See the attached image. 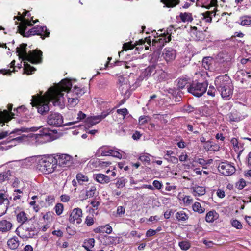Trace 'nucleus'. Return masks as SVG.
Wrapping results in <instances>:
<instances>
[{
  "mask_svg": "<svg viewBox=\"0 0 251 251\" xmlns=\"http://www.w3.org/2000/svg\"><path fill=\"white\" fill-rule=\"evenodd\" d=\"M71 86L70 82L62 80L55 87L49 88L45 96H33L31 104L33 106H37L38 112L42 115L49 111V101L52 102L54 106H59L62 108L64 106V98L61 91H66Z\"/></svg>",
  "mask_w": 251,
  "mask_h": 251,
  "instance_id": "obj_1",
  "label": "nucleus"
},
{
  "mask_svg": "<svg viewBox=\"0 0 251 251\" xmlns=\"http://www.w3.org/2000/svg\"><path fill=\"white\" fill-rule=\"evenodd\" d=\"M26 44H22L20 47L16 48L17 52L20 58L23 60H27L32 64H37L42 62V52L38 50H33L27 52L26 50Z\"/></svg>",
  "mask_w": 251,
  "mask_h": 251,
  "instance_id": "obj_2",
  "label": "nucleus"
},
{
  "mask_svg": "<svg viewBox=\"0 0 251 251\" xmlns=\"http://www.w3.org/2000/svg\"><path fill=\"white\" fill-rule=\"evenodd\" d=\"M36 167L43 173L49 174L56 169V161L52 155L44 156L38 159Z\"/></svg>",
  "mask_w": 251,
  "mask_h": 251,
  "instance_id": "obj_3",
  "label": "nucleus"
},
{
  "mask_svg": "<svg viewBox=\"0 0 251 251\" xmlns=\"http://www.w3.org/2000/svg\"><path fill=\"white\" fill-rule=\"evenodd\" d=\"M28 13L29 11L25 10V12L23 14L22 17L15 16L14 18V19H17L18 20L21 21V24L18 26V30L24 37H29L31 35H37V27H34L30 29L28 31L25 32L27 26H31L33 25L31 21L25 18Z\"/></svg>",
  "mask_w": 251,
  "mask_h": 251,
  "instance_id": "obj_4",
  "label": "nucleus"
},
{
  "mask_svg": "<svg viewBox=\"0 0 251 251\" xmlns=\"http://www.w3.org/2000/svg\"><path fill=\"white\" fill-rule=\"evenodd\" d=\"M207 86L208 83L206 82H193L189 86H187V91L194 96L200 97L206 92Z\"/></svg>",
  "mask_w": 251,
  "mask_h": 251,
  "instance_id": "obj_5",
  "label": "nucleus"
},
{
  "mask_svg": "<svg viewBox=\"0 0 251 251\" xmlns=\"http://www.w3.org/2000/svg\"><path fill=\"white\" fill-rule=\"evenodd\" d=\"M40 134L34 135V137L40 143H44L51 140V137L53 135L54 131L47 128H43L40 131Z\"/></svg>",
  "mask_w": 251,
  "mask_h": 251,
  "instance_id": "obj_6",
  "label": "nucleus"
},
{
  "mask_svg": "<svg viewBox=\"0 0 251 251\" xmlns=\"http://www.w3.org/2000/svg\"><path fill=\"white\" fill-rule=\"evenodd\" d=\"M54 157L56 161V167L57 165L62 167H69L73 162L72 156L68 154H57Z\"/></svg>",
  "mask_w": 251,
  "mask_h": 251,
  "instance_id": "obj_7",
  "label": "nucleus"
},
{
  "mask_svg": "<svg viewBox=\"0 0 251 251\" xmlns=\"http://www.w3.org/2000/svg\"><path fill=\"white\" fill-rule=\"evenodd\" d=\"M218 169L219 171L224 176H230L235 172L234 166L227 161L220 163Z\"/></svg>",
  "mask_w": 251,
  "mask_h": 251,
  "instance_id": "obj_8",
  "label": "nucleus"
},
{
  "mask_svg": "<svg viewBox=\"0 0 251 251\" xmlns=\"http://www.w3.org/2000/svg\"><path fill=\"white\" fill-rule=\"evenodd\" d=\"M62 116L58 113H51L47 119V123L49 125L54 126H61L63 124Z\"/></svg>",
  "mask_w": 251,
  "mask_h": 251,
  "instance_id": "obj_9",
  "label": "nucleus"
},
{
  "mask_svg": "<svg viewBox=\"0 0 251 251\" xmlns=\"http://www.w3.org/2000/svg\"><path fill=\"white\" fill-rule=\"evenodd\" d=\"M215 83L217 90H222L228 86H232L229 77L226 75L219 76L216 77Z\"/></svg>",
  "mask_w": 251,
  "mask_h": 251,
  "instance_id": "obj_10",
  "label": "nucleus"
},
{
  "mask_svg": "<svg viewBox=\"0 0 251 251\" xmlns=\"http://www.w3.org/2000/svg\"><path fill=\"white\" fill-rule=\"evenodd\" d=\"M155 67L154 66H149L146 68L141 73L140 76L137 79L136 82L135 83L133 86L136 88L139 86V83L141 82L144 79H147L149 77L151 76L152 74H154Z\"/></svg>",
  "mask_w": 251,
  "mask_h": 251,
  "instance_id": "obj_11",
  "label": "nucleus"
},
{
  "mask_svg": "<svg viewBox=\"0 0 251 251\" xmlns=\"http://www.w3.org/2000/svg\"><path fill=\"white\" fill-rule=\"evenodd\" d=\"M82 211L80 208H74L70 214L69 221L73 224H79L82 222Z\"/></svg>",
  "mask_w": 251,
  "mask_h": 251,
  "instance_id": "obj_12",
  "label": "nucleus"
},
{
  "mask_svg": "<svg viewBox=\"0 0 251 251\" xmlns=\"http://www.w3.org/2000/svg\"><path fill=\"white\" fill-rule=\"evenodd\" d=\"M171 40V35L168 33H164L162 34L161 38L153 39L152 41V46H154L157 49H160L164 46V43H168Z\"/></svg>",
  "mask_w": 251,
  "mask_h": 251,
  "instance_id": "obj_13",
  "label": "nucleus"
},
{
  "mask_svg": "<svg viewBox=\"0 0 251 251\" xmlns=\"http://www.w3.org/2000/svg\"><path fill=\"white\" fill-rule=\"evenodd\" d=\"M110 111H104L100 115L97 116H91L87 119V122L89 126H92L101 121L102 119L108 116Z\"/></svg>",
  "mask_w": 251,
  "mask_h": 251,
  "instance_id": "obj_14",
  "label": "nucleus"
},
{
  "mask_svg": "<svg viewBox=\"0 0 251 251\" xmlns=\"http://www.w3.org/2000/svg\"><path fill=\"white\" fill-rule=\"evenodd\" d=\"M176 51L171 48H165L163 52L164 58L167 62H171L174 60L176 56Z\"/></svg>",
  "mask_w": 251,
  "mask_h": 251,
  "instance_id": "obj_15",
  "label": "nucleus"
},
{
  "mask_svg": "<svg viewBox=\"0 0 251 251\" xmlns=\"http://www.w3.org/2000/svg\"><path fill=\"white\" fill-rule=\"evenodd\" d=\"M12 106L13 105L12 104H8L7 106L8 110H4L3 112L0 113V118L1 120L7 122L13 118L14 114L11 112Z\"/></svg>",
  "mask_w": 251,
  "mask_h": 251,
  "instance_id": "obj_16",
  "label": "nucleus"
},
{
  "mask_svg": "<svg viewBox=\"0 0 251 251\" xmlns=\"http://www.w3.org/2000/svg\"><path fill=\"white\" fill-rule=\"evenodd\" d=\"M128 80L127 77H124L120 75L117 77V85L119 89L123 91L124 90H127L129 88Z\"/></svg>",
  "mask_w": 251,
  "mask_h": 251,
  "instance_id": "obj_17",
  "label": "nucleus"
},
{
  "mask_svg": "<svg viewBox=\"0 0 251 251\" xmlns=\"http://www.w3.org/2000/svg\"><path fill=\"white\" fill-rule=\"evenodd\" d=\"M216 59L221 63L228 62L232 59V56L227 52L222 51L217 54Z\"/></svg>",
  "mask_w": 251,
  "mask_h": 251,
  "instance_id": "obj_18",
  "label": "nucleus"
},
{
  "mask_svg": "<svg viewBox=\"0 0 251 251\" xmlns=\"http://www.w3.org/2000/svg\"><path fill=\"white\" fill-rule=\"evenodd\" d=\"M112 231L111 226L109 225H106L103 226H100L94 229V232L96 233L103 234L106 233L110 234Z\"/></svg>",
  "mask_w": 251,
  "mask_h": 251,
  "instance_id": "obj_19",
  "label": "nucleus"
},
{
  "mask_svg": "<svg viewBox=\"0 0 251 251\" xmlns=\"http://www.w3.org/2000/svg\"><path fill=\"white\" fill-rule=\"evenodd\" d=\"M12 227V224L6 220H2L0 221V231L2 232H5L9 231Z\"/></svg>",
  "mask_w": 251,
  "mask_h": 251,
  "instance_id": "obj_20",
  "label": "nucleus"
},
{
  "mask_svg": "<svg viewBox=\"0 0 251 251\" xmlns=\"http://www.w3.org/2000/svg\"><path fill=\"white\" fill-rule=\"evenodd\" d=\"M97 182L101 183H108L110 181V178L107 176L102 174H97L94 175Z\"/></svg>",
  "mask_w": 251,
  "mask_h": 251,
  "instance_id": "obj_21",
  "label": "nucleus"
},
{
  "mask_svg": "<svg viewBox=\"0 0 251 251\" xmlns=\"http://www.w3.org/2000/svg\"><path fill=\"white\" fill-rule=\"evenodd\" d=\"M16 219L17 221L22 225L27 221L28 218L27 215L24 211H22L16 213Z\"/></svg>",
  "mask_w": 251,
  "mask_h": 251,
  "instance_id": "obj_22",
  "label": "nucleus"
},
{
  "mask_svg": "<svg viewBox=\"0 0 251 251\" xmlns=\"http://www.w3.org/2000/svg\"><path fill=\"white\" fill-rule=\"evenodd\" d=\"M13 136H11L9 137V138L13 137ZM26 138V136L25 135H22L21 136H19L17 137H14L11 139H9L8 141V143L10 144L9 146H15L17 144L21 143L23 142L24 140H25Z\"/></svg>",
  "mask_w": 251,
  "mask_h": 251,
  "instance_id": "obj_23",
  "label": "nucleus"
},
{
  "mask_svg": "<svg viewBox=\"0 0 251 251\" xmlns=\"http://www.w3.org/2000/svg\"><path fill=\"white\" fill-rule=\"evenodd\" d=\"M218 91L220 92L222 97L226 100L228 99L232 94L231 86H228Z\"/></svg>",
  "mask_w": 251,
  "mask_h": 251,
  "instance_id": "obj_24",
  "label": "nucleus"
},
{
  "mask_svg": "<svg viewBox=\"0 0 251 251\" xmlns=\"http://www.w3.org/2000/svg\"><path fill=\"white\" fill-rule=\"evenodd\" d=\"M218 214L214 210L208 212L205 216V220L207 222H213L218 218Z\"/></svg>",
  "mask_w": 251,
  "mask_h": 251,
  "instance_id": "obj_25",
  "label": "nucleus"
},
{
  "mask_svg": "<svg viewBox=\"0 0 251 251\" xmlns=\"http://www.w3.org/2000/svg\"><path fill=\"white\" fill-rule=\"evenodd\" d=\"M37 35H40L42 39L48 37L50 35V32L48 31L46 26H37Z\"/></svg>",
  "mask_w": 251,
  "mask_h": 251,
  "instance_id": "obj_26",
  "label": "nucleus"
},
{
  "mask_svg": "<svg viewBox=\"0 0 251 251\" xmlns=\"http://www.w3.org/2000/svg\"><path fill=\"white\" fill-rule=\"evenodd\" d=\"M7 245L11 249H15L19 246V242L16 236H13L8 240Z\"/></svg>",
  "mask_w": 251,
  "mask_h": 251,
  "instance_id": "obj_27",
  "label": "nucleus"
},
{
  "mask_svg": "<svg viewBox=\"0 0 251 251\" xmlns=\"http://www.w3.org/2000/svg\"><path fill=\"white\" fill-rule=\"evenodd\" d=\"M239 23L242 26H251V16L246 15L241 17Z\"/></svg>",
  "mask_w": 251,
  "mask_h": 251,
  "instance_id": "obj_28",
  "label": "nucleus"
},
{
  "mask_svg": "<svg viewBox=\"0 0 251 251\" xmlns=\"http://www.w3.org/2000/svg\"><path fill=\"white\" fill-rule=\"evenodd\" d=\"M68 98V106L70 108H74L79 102V99L76 97H71L70 95H67Z\"/></svg>",
  "mask_w": 251,
  "mask_h": 251,
  "instance_id": "obj_29",
  "label": "nucleus"
},
{
  "mask_svg": "<svg viewBox=\"0 0 251 251\" xmlns=\"http://www.w3.org/2000/svg\"><path fill=\"white\" fill-rule=\"evenodd\" d=\"M160 1L168 7H174L179 2V0H160Z\"/></svg>",
  "mask_w": 251,
  "mask_h": 251,
  "instance_id": "obj_30",
  "label": "nucleus"
},
{
  "mask_svg": "<svg viewBox=\"0 0 251 251\" xmlns=\"http://www.w3.org/2000/svg\"><path fill=\"white\" fill-rule=\"evenodd\" d=\"M179 16L183 22H191L193 20L192 14L190 13H181Z\"/></svg>",
  "mask_w": 251,
  "mask_h": 251,
  "instance_id": "obj_31",
  "label": "nucleus"
},
{
  "mask_svg": "<svg viewBox=\"0 0 251 251\" xmlns=\"http://www.w3.org/2000/svg\"><path fill=\"white\" fill-rule=\"evenodd\" d=\"M113 150L109 149L107 147H101L99 150V152L100 153L101 156H111Z\"/></svg>",
  "mask_w": 251,
  "mask_h": 251,
  "instance_id": "obj_32",
  "label": "nucleus"
},
{
  "mask_svg": "<svg viewBox=\"0 0 251 251\" xmlns=\"http://www.w3.org/2000/svg\"><path fill=\"white\" fill-rule=\"evenodd\" d=\"M178 87L183 89L188 83V79L185 77H181L177 79Z\"/></svg>",
  "mask_w": 251,
  "mask_h": 251,
  "instance_id": "obj_33",
  "label": "nucleus"
},
{
  "mask_svg": "<svg viewBox=\"0 0 251 251\" xmlns=\"http://www.w3.org/2000/svg\"><path fill=\"white\" fill-rule=\"evenodd\" d=\"M11 171L7 170L0 173V181L3 182L8 180L11 176Z\"/></svg>",
  "mask_w": 251,
  "mask_h": 251,
  "instance_id": "obj_34",
  "label": "nucleus"
},
{
  "mask_svg": "<svg viewBox=\"0 0 251 251\" xmlns=\"http://www.w3.org/2000/svg\"><path fill=\"white\" fill-rule=\"evenodd\" d=\"M76 178L78 182L80 184H82L84 182H88L89 180L88 176L82 173H78L76 175Z\"/></svg>",
  "mask_w": 251,
  "mask_h": 251,
  "instance_id": "obj_35",
  "label": "nucleus"
},
{
  "mask_svg": "<svg viewBox=\"0 0 251 251\" xmlns=\"http://www.w3.org/2000/svg\"><path fill=\"white\" fill-rule=\"evenodd\" d=\"M95 245V240L93 238H90L85 240L82 247L85 249L92 248Z\"/></svg>",
  "mask_w": 251,
  "mask_h": 251,
  "instance_id": "obj_36",
  "label": "nucleus"
},
{
  "mask_svg": "<svg viewBox=\"0 0 251 251\" xmlns=\"http://www.w3.org/2000/svg\"><path fill=\"white\" fill-rule=\"evenodd\" d=\"M127 182V179L124 177H121L117 179L115 184L118 188H122L125 187Z\"/></svg>",
  "mask_w": 251,
  "mask_h": 251,
  "instance_id": "obj_37",
  "label": "nucleus"
},
{
  "mask_svg": "<svg viewBox=\"0 0 251 251\" xmlns=\"http://www.w3.org/2000/svg\"><path fill=\"white\" fill-rule=\"evenodd\" d=\"M176 218L179 221H185L188 218V216L185 212L180 211L176 213Z\"/></svg>",
  "mask_w": 251,
  "mask_h": 251,
  "instance_id": "obj_38",
  "label": "nucleus"
},
{
  "mask_svg": "<svg viewBox=\"0 0 251 251\" xmlns=\"http://www.w3.org/2000/svg\"><path fill=\"white\" fill-rule=\"evenodd\" d=\"M178 245L181 250L185 251L188 250L191 247L190 242L186 240L179 242Z\"/></svg>",
  "mask_w": 251,
  "mask_h": 251,
  "instance_id": "obj_39",
  "label": "nucleus"
},
{
  "mask_svg": "<svg viewBox=\"0 0 251 251\" xmlns=\"http://www.w3.org/2000/svg\"><path fill=\"white\" fill-rule=\"evenodd\" d=\"M193 209L195 212H198L199 213H202L204 212V208L202 207L199 202H195L193 205Z\"/></svg>",
  "mask_w": 251,
  "mask_h": 251,
  "instance_id": "obj_40",
  "label": "nucleus"
},
{
  "mask_svg": "<svg viewBox=\"0 0 251 251\" xmlns=\"http://www.w3.org/2000/svg\"><path fill=\"white\" fill-rule=\"evenodd\" d=\"M55 212L57 215H61L64 209L63 205L62 203H57L54 207Z\"/></svg>",
  "mask_w": 251,
  "mask_h": 251,
  "instance_id": "obj_41",
  "label": "nucleus"
},
{
  "mask_svg": "<svg viewBox=\"0 0 251 251\" xmlns=\"http://www.w3.org/2000/svg\"><path fill=\"white\" fill-rule=\"evenodd\" d=\"M194 192L196 193V195L201 196L205 194V189L203 187L198 186L195 187Z\"/></svg>",
  "mask_w": 251,
  "mask_h": 251,
  "instance_id": "obj_42",
  "label": "nucleus"
},
{
  "mask_svg": "<svg viewBox=\"0 0 251 251\" xmlns=\"http://www.w3.org/2000/svg\"><path fill=\"white\" fill-rule=\"evenodd\" d=\"M28 131V129L25 127H21V128H17L14 129L9 134H16L18 135H20L22 132H26Z\"/></svg>",
  "mask_w": 251,
  "mask_h": 251,
  "instance_id": "obj_43",
  "label": "nucleus"
},
{
  "mask_svg": "<svg viewBox=\"0 0 251 251\" xmlns=\"http://www.w3.org/2000/svg\"><path fill=\"white\" fill-rule=\"evenodd\" d=\"M96 191V188L95 186H91L89 190H87L86 193V195L87 197L91 198L94 196Z\"/></svg>",
  "mask_w": 251,
  "mask_h": 251,
  "instance_id": "obj_44",
  "label": "nucleus"
},
{
  "mask_svg": "<svg viewBox=\"0 0 251 251\" xmlns=\"http://www.w3.org/2000/svg\"><path fill=\"white\" fill-rule=\"evenodd\" d=\"M73 91H74V93H75V95H77L79 97L81 96L83 94H84L85 93L84 89H81L77 86H75L74 87Z\"/></svg>",
  "mask_w": 251,
  "mask_h": 251,
  "instance_id": "obj_45",
  "label": "nucleus"
},
{
  "mask_svg": "<svg viewBox=\"0 0 251 251\" xmlns=\"http://www.w3.org/2000/svg\"><path fill=\"white\" fill-rule=\"evenodd\" d=\"M35 70V69L34 67H31L30 65L25 64V71L27 74H31L34 72Z\"/></svg>",
  "mask_w": 251,
  "mask_h": 251,
  "instance_id": "obj_46",
  "label": "nucleus"
},
{
  "mask_svg": "<svg viewBox=\"0 0 251 251\" xmlns=\"http://www.w3.org/2000/svg\"><path fill=\"white\" fill-rule=\"evenodd\" d=\"M117 113L123 116V119H124L126 115L128 113V110L126 108H122L117 110Z\"/></svg>",
  "mask_w": 251,
  "mask_h": 251,
  "instance_id": "obj_47",
  "label": "nucleus"
},
{
  "mask_svg": "<svg viewBox=\"0 0 251 251\" xmlns=\"http://www.w3.org/2000/svg\"><path fill=\"white\" fill-rule=\"evenodd\" d=\"M113 236H101L102 240L104 241L105 245H110L113 243Z\"/></svg>",
  "mask_w": 251,
  "mask_h": 251,
  "instance_id": "obj_48",
  "label": "nucleus"
},
{
  "mask_svg": "<svg viewBox=\"0 0 251 251\" xmlns=\"http://www.w3.org/2000/svg\"><path fill=\"white\" fill-rule=\"evenodd\" d=\"M146 42L147 43V44L148 45L151 46V39H150V37L145 38V39L144 40H143V39L139 40L137 42L136 45H143Z\"/></svg>",
  "mask_w": 251,
  "mask_h": 251,
  "instance_id": "obj_49",
  "label": "nucleus"
},
{
  "mask_svg": "<svg viewBox=\"0 0 251 251\" xmlns=\"http://www.w3.org/2000/svg\"><path fill=\"white\" fill-rule=\"evenodd\" d=\"M231 224L232 226L237 229H241L242 227V225L238 220H234L232 221Z\"/></svg>",
  "mask_w": 251,
  "mask_h": 251,
  "instance_id": "obj_50",
  "label": "nucleus"
},
{
  "mask_svg": "<svg viewBox=\"0 0 251 251\" xmlns=\"http://www.w3.org/2000/svg\"><path fill=\"white\" fill-rule=\"evenodd\" d=\"M203 243L205 245L207 248H211L213 247L214 245H219L220 244L215 243L212 241H207L206 239L203 240Z\"/></svg>",
  "mask_w": 251,
  "mask_h": 251,
  "instance_id": "obj_51",
  "label": "nucleus"
},
{
  "mask_svg": "<svg viewBox=\"0 0 251 251\" xmlns=\"http://www.w3.org/2000/svg\"><path fill=\"white\" fill-rule=\"evenodd\" d=\"M134 48V46L130 42L124 43L123 46V48L125 50H132Z\"/></svg>",
  "mask_w": 251,
  "mask_h": 251,
  "instance_id": "obj_52",
  "label": "nucleus"
},
{
  "mask_svg": "<svg viewBox=\"0 0 251 251\" xmlns=\"http://www.w3.org/2000/svg\"><path fill=\"white\" fill-rule=\"evenodd\" d=\"M139 160L143 162L149 163L150 162V158L148 155H141L139 158Z\"/></svg>",
  "mask_w": 251,
  "mask_h": 251,
  "instance_id": "obj_53",
  "label": "nucleus"
},
{
  "mask_svg": "<svg viewBox=\"0 0 251 251\" xmlns=\"http://www.w3.org/2000/svg\"><path fill=\"white\" fill-rule=\"evenodd\" d=\"M203 18L207 22H211L212 21V17L210 16V13L209 12H206L202 14Z\"/></svg>",
  "mask_w": 251,
  "mask_h": 251,
  "instance_id": "obj_54",
  "label": "nucleus"
},
{
  "mask_svg": "<svg viewBox=\"0 0 251 251\" xmlns=\"http://www.w3.org/2000/svg\"><path fill=\"white\" fill-rule=\"evenodd\" d=\"M164 158L169 162H171L173 163L176 164L178 163V160L177 157L175 156H170L169 158L164 157Z\"/></svg>",
  "mask_w": 251,
  "mask_h": 251,
  "instance_id": "obj_55",
  "label": "nucleus"
},
{
  "mask_svg": "<svg viewBox=\"0 0 251 251\" xmlns=\"http://www.w3.org/2000/svg\"><path fill=\"white\" fill-rule=\"evenodd\" d=\"M183 201L185 204H190L192 203L193 199L190 196H186L183 198Z\"/></svg>",
  "mask_w": 251,
  "mask_h": 251,
  "instance_id": "obj_56",
  "label": "nucleus"
},
{
  "mask_svg": "<svg viewBox=\"0 0 251 251\" xmlns=\"http://www.w3.org/2000/svg\"><path fill=\"white\" fill-rule=\"evenodd\" d=\"M215 92L216 90L215 88L213 86H210L207 91V94L209 96L214 97L215 96Z\"/></svg>",
  "mask_w": 251,
  "mask_h": 251,
  "instance_id": "obj_57",
  "label": "nucleus"
},
{
  "mask_svg": "<svg viewBox=\"0 0 251 251\" xmlns=\"http://www.w3.org/2000/svg\"><path fill=\"white\" fill-rule=\"evenodd\" d=\"M231 143L233 145L235 149L239 148V143L237 139H236V138H233L232 139H231Z\"/></svg>",
  "mask_w": 251,
  "mask_h": 251,
  "instance_id": "obj_58",
  "label": "nucleus"
},
{
  "mask_svg": "<svg viewBox=\"0 0 251 251\" xmlns=\"http://www.w3.org/2000/svg\"><path fill=\"white\" fill-rule=\"evenodd\" d=\"M85 223L88 226H90L94 224L93 218L89 216H87L85 220Z\"/></svg>",
  "mask_w": 251,
  "mask_h": 251,
  "instance_id": "obj_59",
  "label": "nucleus"
},
{
  "mask_svg": "<svg viewBox=\"0 0 251 251\" xmlns=\"http://www.w3.org/2000/svg\"><path fill=\"white\" fill-rule=\"evenodd\" d=\"M112 152L111 156L118 158H121L122 157V154L118 152L117 151L113 150L112 151H111Z\"/></svg>",
  "mask_w": 251,
  "mask_h": 251,
  "instance_id": "obj_60",
  "label": "nucleus"
},
{
  "mask_svg": "<svg viewBox=\"0 0 251 251\" xmlns=\"http://www.w3.org/2000/svg\"><path fill=\"white\" fill-rule=\"evenodd\" d=\"M153 185L154 187L158 190L160 189L162 186V184H161V183L156 180L153 181Z\"/></svg>",
  "mask_w": 251,
  "mask_h": 251,
  "instance_id": "obj_61",
  "label": "nucleus"
},
{
  "mask_svg": "<svg viewBox=\"0 0 251 251\" xmlns=\"http://www.w3.org/2000/svg\"><path fill=\"white\" fill-rule=\"evenodd\" d=\"M237 185L238 189H242L246 186V182L243 179H241L240 180Z\"/></svg>",
  "mask_w": 251,
  "mask_h": 251,
  "instance_id": "obj_62",
  "label": "nucleus"
},
{
  "mask_svg": "<svg viewBox=\"0 0 251 251\" xmlns=\"http://www.w3.org/2000/svg\"><path fill=\"white\" fill-rule=\"evenodd\" d=\"M29 204L33 206V209L36 212H38V210H39V207L38 205H37L36 203V201H30L29 202Z\"/></svg>",
  "mask_w": 251,
  "mask_h": 251,
  "instance_id": "obj_63",
  "label": "nucleus"
},
{
  "mask_svg": "<svg viewBox=\"0 0 251 251\" xmlns=\"http://www.w3.org/2000/svg\"><path fill=\"white\" fill-rule=\"evenodd\" d=\"M125 212V209L123 206H118L117 209V214L118 215L124 214Z\"/></svg>",
  "mask_w": 251,
  "mask_h": 251,
  "instance_id": "obj_64",
  "label": "nucleus"
}]
</instances>
